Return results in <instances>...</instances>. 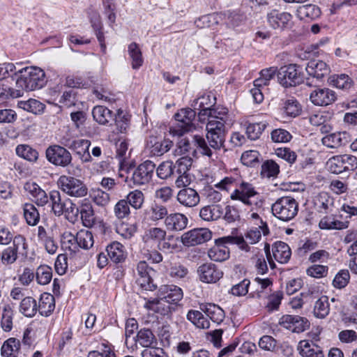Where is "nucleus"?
<instances>
[{
  "mask_svg": "<svg viewBox=\"0 0 357 357\" xmlns=\"http://www.w3.org/2000/svg\"><path fill=\"white\" fill-rule=\"evenodd\" d=\"M18 73L17 84L26 91L41 89L47 83L46 75L43 68H22Z\"/></svg>",
  "mask_w": 357,
  "mask_h": 357,
  "instance_id": "1",
  "label": "nucleus"
},
{
  "mask_svg": "<svg viewBox=\"0 0 357 357\" xmlns=\"http://www.w3.org/2000/svg\"><path fill=\"white\" fill-rule=\"evenodd\" d=\"M244 17L237 11H226L220 13H213L201 17L195 24L198 27H209L219 22L220 20H224L225 23L229 27L238 26L243 20Z\"/></svg>",
  "mask_w": 357,
  "mask_h": 357,
  "instance_id": "2",
  "label": "nucleus"
},
{
  "mask_svg": "<svg viewBox=\"0 0 357 357\" xmlns=\"http://www.w3.org/2000/svg\"><path fill=\"white\" fill-rule=\"evenodd\" d=\"M272 213L279 220L287 222L293 219L298 211V204L291 197L278 199L271 207Z\"/></svg>",
  "mask_w": 357,
  "mask_h": 357,
  "instance_id": "3",
  "label": "nucleus"
},
{
  "mask_svg": "<svg viewBox=\"0 0 357 357\" xmlns=\"http://www.w3.org/2000/svg\"><path fill=\"white\" fill-rule=\"evenodd\" d=\"M196 112L190 108H183L174 114L176 125L170 128V132L174 135L182 136L185 133L195 128L193 121Z\"/></svg>",
  "mask_w": 357,
  "mask_h": 357,
  "instance_id": "4",
  "label": "nucleus"
},
{
  "mask_svg": "<svg viewBox=\"0 0 357 357\" xmlns=\"http://www.w3.org/2000/svg\"><path fill=\"white\" fill-rule=\"evenodd\" d=\"M45 158L52 165L60 167L73 166V156L66 146L59 144L49 146L45 150Z\"/></svg>",
  "mask_w": 357,
  "mask_h": 357,
  "instance_id": "5",
  "label": "nucleus"
},
{
  "mask_svg": "<svg viewBox=\"0 0 357 357\" xmlns=\"http://www.w3.org/2000/svg\"><path fill=\"white\" fill-rule=\"evenodd\" d=\"M155 170V163L151 160H146L136 168H127L126 174L131 173L130 181L134 185L141 186L148 184L151 181Z\"/></svg>",
  "mask_w": 357,
  "mask_h": 357,
  "instance_id": "6",
  "label": "nucleus"
},
{
  "mask_svg": "<svg viewBox=\"0 0 357 357\" xmlns=\"http://www.w3.org/2000/svg\"><path fill=\"white\" fill-rule=\"evenodd\" d=\"M58 185L63 192L71 197H83L88 193V188L84 181L72 176H61Z\"/></svg>",
  "mask_w": 357,
  "mask_h": 357,
  "instance_id": "7",
  "label": "nucleus"
},
{
  "mask_svg": "<svg viewBox=\"0 0 357 357\" xmlns=\"http://www.w3.org/2000/svg\"><path fill=\"white\" fill-rule=\"evenodd\" d=\"M206 139L211 148L218 150L223 147L225 142L226 128L222 122H208Z\"/></svg>",
  "mask_w": 357,
  "mask_h": 357,
  "instance_id": "8",
  "label": "nucleus"
},
{
  "mask_svg": "<svg viewBox=\"0 0 357 357\" xmlns=\"http://www.w3.org/2000/svg\"><path fill=\"white\" fill-rule=\"evenodd\" d=\"M329 169L333 174L354 171L357 168V158L350 154L335 155L328 162Z\"/></svg>",
  "mask_w": 357,
  "mask_h": 357,
  "instance_id": "9",
  "label": "nucleus"
},
{
  "mask_svg": "<svg viewBox=\"0 0 357 357\" xmlns=\"http://www.w3.org/2000/svg\"><path fill=\"white\" fill-rule=\"evenodd\" d=\"M61 144L73 151L83 162L91 161L92 158L89 153V147L91 142L85 139H78L70 140V139L63 138Z\"/></svg>",
  "mask_w": 357,
  "mask_h": 357,
  "instance_id": "10",
  "label": "nucleus"
},
{
  "mask_svg": "<svg viewBox=\"0 0 357 357\" xmlns=\"http://www.w3.org/2000/svg\"><path fill=\"white\" fill-rule=\"evenodd\" d=\"M212 237L211 231L207 228H197L184 233L181 241L184 245L194 246L209 241Z\"/></svg>",
  "mask_w": 357,
  "mask_h": 357,
  "instance_id": "11",
  "label": "nucleus"
},
{
  "mask_svg": "<svg viewBox=\"0 0 357 357\" xmlns=\"http://www.w3.org/2000/svg\"><path fill=\"white\" fill-rule=\"evenodd\" d=\"M22 246L26 249V239L22 235L14 237L13 243L4 249L1 254V261L4 265H10L15 263L17 259L18 250Z\"/></svg>",
  "mask_w": 357,
  "mask_h": 357,
  "instance_id": "12",
  "label": "nucleus"
},
{
  "mask_svg": "<svg viewBox=\"0 0 357 357\" xmlns=\"http://www.w3.org/2000/svg\"><path fill=\"white\" fill-rule=\"evenodd\" d=\"M258 195L252 183L243 181L231 194L230 198L232 200L241 201L247 206H252L253 204L252 199Z\"/></svg>",
  "mask_w": 357,
  "mask_h": 357,
  "instance_id": "13",
  "label": "nucleus"
},
{
  "mask_svg": "<svg viewBox=\"0 0 357 357\" xmlns=\"http://www.w3.org/2000/svg\"><path fill=\"white\" fill-rule=\"evenodd\" d=\"M197 274L200 281L208 284L217 282L223 276L222 271L212 263H205L199 266Z\"/></svg>",
  "mask_w": 357,
  "mask_h": 357,
  "instance_id": "14",
  "label": "nucleus"
},
{
  "mask_svg": "<svg viewBox=\"0 0 357 357\" xmlns=\"http://www.w3.org/2000/svg\"><path fill=\"white\" fill-rule=\"evenodd\" d=\"M280 324L294 333H301L310 328V321L305 317L298 315L286 314L280 320Z\"/></svg>",
  "mask_w": 357,
  "mask_h": 357,
  "instance_id": "15",
  "label": "nucleus"
},
{
  "mask_svg": "<svg viewBox=\"0 0 357 357\" xmlns=\"http://www.w3.org/2000/svg\"><path fill=\"white\" fill-rule=\"evenodd\" d=\"M337 95L328 88H316L310 94L311 102L317 106H327L334 102Z\"/></svg>",
  "mask_w": 357,
  "mask_h": 357,
  "instance_id": "16",
  "label": "nucleus"
},
{
  "mask_svg": "<svg viewBox=\"0 0 357 357\" xmlns=\"http://www.w3.org/2000/svg\"><path fill=\"white\" fill-rule=\"evenodd\" d=\"M277 76L280 83L287 88L299 84L303 81V75L297 68H280Z\"/></svg>",
  "mask_w": 357,
  "mask_h": 357,
  "instance_id": "17",
  "label": "nucleus"
},
{
  "mask_svg": "<svg viewBox=\"0 0 357 357\" xmlns=\"http://www.w3.org/2000/svg\"><path fill=\"white\" fill-rule=\"evenodd\" d=\"M198 117L202 122H204L206 120V117H207L208 122H222L223 126H225L229 119L228 109L226 108H207L202 109V112H199Z\"/></svg>",
  "mask_w": 357,
  "mask_h": 357,
  "instance_id": "18",
  "label": "nucleus"
},
{
  "mask_svg": "<svg viewBox=\"0 0 357 357\" xmlns=\"http://www.w3.org/2000/svg\"><path fill=\"white\" fill-rule=\"evenodd\" d=\"M188 219L181 213H172L168 214L164 220L166 229L172 232H179L184 230L188 225Z\"/></svg>",
  "mask_w": 357,
  "mask_h": 357,
  "instance_id": "19",
  "label": "nucleus"
},
{
  "mask_svg": "<svg viewBox=\"0 0 357 357\" xmlns=\"http://www.w3.org/2000/svg\"><path fill=\"white\" fill-rule=\"evenodd\" d=\"M183 296V290L173 284L161 285L158 291V297L165 299L172 304L178 303Z\"/></svg>",
  "mask_w": 357,
  "mask_h": 357,
  "instance_id": "20",
  "label": "nucleus"
},
{
  "mask_svg": "<svg viewBox=\"0 0 357 357\" xmlns=\"http://www.w3.org/2000/svg\"><path fill=\"white\" fill-rule=\"evenodd\" d=\"M178 202L187 208H192L200 202L199 193L192 188H185L178 191L176 196Z\"/></svg>",
  "mask_w": 357,
  "mask_h": 357,
  "instance_id": "21",
  "label": "nucleus"
},
{
  "mask_svg": "<svg viewBox=\"0 0 357 357\" xmlns=\"http://www.w3.org/2000/svg\"><path fill=\"white\" fill-rule=\"evenodd\" d=\"M291 18L292 16L289 13H280L278 10H272L267 15L270 26L275 29L283 30L288 28Z\"/></svg>",
  "mask_w": 357,
  "mask_h": 357,
  "instance_id": "22",
  "label": "nucleus"
},
{
  "mask_svg": "<svg viewBox=\"0 0 357 357\" xmlns=\"http://www.w3.org/2000/svg\"><path fill=\"white\" fill-rule=\"evenodd\" d=\"M24 190L31 196L32 200L38 205L43 206L49 202L48 195L38 184L34 182H26Z\"/></svg>",
  "mask_w": 357,
  "mask_h": 357,
  "instance_id": "23",
  "label": "nucleus"
},
{
  "mask_svg": "<svg viewBox=\"0 0 357 357\" xmlns=\"http://www.w3.org/2000/svg\"><path fill=\"white\" fill-rule=\"evenodd\" d=\"M171 304L170 302H167L165 299H161L158 297L157 298L148 300L144 305V307L165 316L171 314L172 310H174V307Z\"/></svg>",
  "mask_w": 357,
  "mask_h": 357,
  "instance_id": "24",
  "label": "nucleus"
},
{
  "mask_svg": "<svg viewBox=\"0 0 357 357\" xmlns=\"http://www.w3.org/2000/svg\"><path fill=\"white\" fill-rule=\"evenodd\" d=\"M105 251L111 261L114 264L123 263L127 257L125 247L118 241L109 243L106 247Z\"/></svg>",
  "mask_w": 357,
  "mask_h": 357,
  "instance_id": "25",
  "label": "nucleus"
},
{
  "mask_svg": "<svg viewBox=\"0 0 357 357\" xmlns=\"http://www.w3.org/2000/svg\"><path fill=\"white\" fill-rule=\"evenodd\" d=\"M173 146L169 139L158 140L156 137H151L147 142V148L152 155L160 156L167 153Z\"/></svg>",
  "mask_w": 357,
  "mask_h": 357,
  "instance_id": "26",
  "label": "nucleus"
},
{
  "mask_svg": "<svg viewBox=\"0 0 357 357\" xmlns=\"http://www.w3.org/2000/svg\"><path fill=\"white\" fill-rule=\"evenodd\" d=\"M296 14L299 20L309 22L318 19L321 12L317 6L307 4L299 6Z\"/></svg>",
  "mask_w": 357,
  "mask_h": 357,
  "instance_id": "27",
  "label": "nucleus"
},
{
  "mask_svg": "<svg viewBox=\"0 0 357 357\" xmlns=\"http://www.w3.org/2000/svg\"><path fill=\"white\" fill-rule=\"evenodd\" d=\"M272 252L274 259L281 264L287 263L291 255L289 246L282 241L275 242L273 245Z\"/></svg>",
  "mask_w": 357,
  "mask_h": 357,
  "instance_id": "28",
  "label": "nucleus"
},
{
  "mask_svg": "<svg viewBox=\"0 0 357 357\" xmlns=\"http://www.w3.org/2000/svg\"><path fill=\"white\" fill-rule=\"evenodd\" d=\"M146 215L148 220L153 222H158L164 220L168 215V209L166 206L162 204L153 202L150 206L149 208L146 210Z\"/></svg>",
  "mask_w": 357,
  "mask_h": 357,
  "instance_id": "29",
  "label": "nucleus"
},
{
  "mask_svg": "<svg viewBox=\"0 0 357 357\" xmlns=\"http://www.w3.org/2000/svg\"><path fill=\"white\" fill-rule=\"evenodd\" d=\"M224 209L220 204L207 205L202 207L199 211L200 218L205 221H213L223 215Z\"/></svg>",
  "mask_w": 357,
  "mask_h": 357,
  "instance_id": "30",
  "label": "nucleus"
},
{
  "mask_svg": "<svg viewBox=\"0 0 357 357\" xmlns=\"http://www.w3.org/2000/svg\"><path fill=\"white\" fill-rule=\"evenodd\" d=\"M79 213L84 226L92 227L96 222V215L92 205L88 200L84 199L82 202Z\"/></svg>",
  "mask_w": 357,
  "mask_h": 357,
  "instance_id": "31",
  "label": "nucleus"
},
{
  "mask_svg": "<svg viewBox=\"0 0 357 357\" xmlns=\"http://www.w3.org/2000/svg\"><path fill=\"white\" fill-rule=\"evenodd\" d=\"M93 119L101 125H109L114 121V114L112 111L102 105H98L93 107L92 111Z\"/></svg>",
  "mask_w": 357,
  "mask_h": 357,
  "instance_id": "32",
  "label": "nucleus"
},
{
  "mask_svg": "<svg viewBox=\"0 0 357 357\" xmlns=\"http://www.w3.org/2000/svg\"><path fill=\"white\" fill-rule=\"evenodd\" d=\"M55 308L54 297L48 293H43L41 294L39 303L38 305V310L42 316H50Z\"/></svg>",
  "mask_w": 357,
  "mask_h": 357,
  "instance_id": "33",
  "label": "nucleus"
},
{
  "mask_svg": "<svg viewBox=\"0 0 357 357\" xmlns=\"http://www.w3.org/2000/svg\"><path fill=\"white\" fill-rule=\"evenodd\" d=\"M229 249L215 241V245L208 250V256L215 261H224L229 258Z\"/></svg>",
  "mask_w": 357,
  "mask_h": 357,
  "instance_id": "34",
  "label": "nucleus"
},
{
  "mask_svg": "<svg viewBox=\"0 0 357 357\" xmlns=\"http://www.w3.org/2000/svg\"><path fill=\"white\" fill-rule=\"evenodd\" d=\"M298 349L303 357H324L321 348L308 340H301L299 342Z\"/></svg>",
  "mask_w": 357,
  "mask_h": 357,
  "instance_id": "35",
  "label": "nucleus"
},
{
  "mask_svg": "<svg viewBox=\"0 0 357 357\" xmlns=\"http://www.w3.org/2000/svg\"><path fill=\"white\" fill-rule=\"evenodd\" d=\"M91 26L95 32L96 38L100 43V49L102 52H105L106 44L105 41V36L102 31V24L98 13L94 12L90 17Z\"/></svg>",
  "mask_w": 357,
  "mask_h": 357,
  "instance_id": "36",
  "label": "nucleus"
},
{
  "mask_svg": "<svg viewBox=\"0 0 357 357\" xmlns=\"http://www.w3.org/2000/svg\"><path fill=\"white\" fill-rule=\"evenodd\" d=\"M20 341L15 337L6 340L1 347V355L3 357H17L20 351Z\"/></svg>",
  "mask_w": 357,
  "mask_h": 357,
  "instance_id": "37",
  "label": "nucleus"
},
{
  "mask_svg": "<svg viewBox=\"0 0 357 357\" xmlns=\"http://www.w3.org/2000/svg\"><path fill=\"white\" fill-rule=\"evenodd\" d=\"M136 342L142 347L147 348L158 345V340L153 332L148 328H142L136 335Z\"/></svg>",
  "mask_w": 357,
  "mask_h": 357,
  "instance_id": "38",
  "label": "nucleus"
},
{
  "mask_svg": "<svg viewBox=\"0 0 357 357\" xmlns=\"http://www.w3.org/2000/svg\"><path fill=\"white\" fill-rule=\"evenodd\" d=\"M261 225L260 226H259L258 228L255 227V228L250 229L245 234V241H246L247 243H249L250 244L257 243L261 238V233H263V234L264 236L268 234L269 229H268L266 222H263L262 220H261Z\"/></svg>",
  "mask_w": 357,
  "mask_h": 357,
  "instance_id": "39",
  "label": "nucleus"
},
{
  "mask_svg": "<svg viewBox=\"0 0 357 357\" xmlns=\"http://www.w3.org/2000/svg\"><path fill=\"white\" fill-rule=\"evenodd\" d=\"M167 231L161 227H151L147 229L143 235V241L145 243L155 242L158 245L165 240Z\"/></svg>",
  "mask_w": 357,
  "mask_h": 357,
  "instance_id": "40",
  "label": "nucleus"
},
{
  "mask_svg": "<svg viewBox=\"0 0 357 357\" xmlns=\"http://www.w3.org/2000/svg\"><path fill=\"white\" fill-rule=\"evenodd\" d=\"M201 310L215 323L220 324L225 319L224 310L217 305L208 303L201 307Z\"/></svg>",
  "mask_w": 357,
  "mask_h": 357,
  "instance_id": "41",
  "label": "nucleus"
},
{
  "mask_svg": "<svg viewBox=\"0 0 357 357\" xmlns=\"http://www.w3.org/2000/svg\"><path fill=\"white\" fill-rule=\"evenodd\" d=\"M17 107L24 111L34 114H41L44 112L45 105L38 100L30 98L28 100H21L17 103Z\"/></svg>",
  "mask_w": 357,
  "mask_h": 357,
  "instance_id": "42",
  "label": "nucleus"
},
{
  "mask_svg": "<svg viewBox=\"0 0 357 357\" xmlns=\"http://www.w3.org/2000/svg\"><path fill=\"white\" fill-rule=\"evenodd\" d=\"M319 213H328L333 207V199L328 193L323 192L319 195L314 202Z\"/></svg>",
  "mask_w": 357,
  "mask_h": 357,
  "instance_id": "43",
  "label": "nucleus"
},
{
  "mask_svg": "<svg viewBox=\"0 0 357 357\" xmlns=\"http://www.w3.org/2000/svg\"><path fill=\"white\" fill-rule=\"evenodd\" d=\"M349 222L334 220L328 216L324 217L319 222V226L321 229H337L341 230L348 228Z\"/></svg>",
  "mask_w": 357,
  "mask_h": 357,
  "instance_id": "44",
  "label": "nucleus"
},
{
  "mask_svg": "<svg viewBox=\"0 0 357 357\" xmlns=\"http://www.w3.org/2000/svg\"><path fill=\"white\" fill-rule=\"evenodd\" d=\"M49 202L51 203L52 210L56 215L59 216L64 213L67 204L61 200L59 191L52 190L50 192Z\"/></svg>",
  "mask_w": 357,
  "mask_h": 357,
  "instance_id": "45",
  "label": "nucleus"
},
{
  "mask_svg": "<svg viewBox=\"0 0 357 357\" xmlns=\"http://www.w3.org/2000/svg\"><path fill=\"white\" fill-rule=\"evenodd\" d=\"M20 311L26 317H33L38 311L36 301L31 296L23 298L20 303Z\"/></svg>",
  "mask_w": 357,
  "mask_h": 357,
  "instance_id": "46",
  "label": "nucleus"
},
{
  "mask_svg": "<svg viewBox=\"0 0 357 357\" xmlns=\"http://www.w3.org/2000/svg\"><path fill=\"white\" fill-rule=\"evenodd\" d=\"M16 153L18 156L31 162H35L38 159V152L29 145L20 144L16 147Z\"/></svg>",
  "mask_w": 357,
  "mask_h": 357,
  "instance_id": "47",
  "label": "nucleus"
},
{
  "mask_svg": "<svg viewBox=\"0 0 357 357\" xmlns=\"http://www.w3.org/2000/svg\"><path fill=\"white\" fill-rule=\"evenodd\" d=\"M175 151L178 155L190 153L192 157H197V151L194 147L192 139L190 140L186 137L181 138L178 141Z\"/></svg>",
  "mask_w": 357,
  "mask_h": 357,
  "instance_id": "48",
  "label": "nucleus"
},
{
  "mask_svg": "<svg viewBox=\"0 0 357 357\" xmlns=\"http://www.w3.org/2000/svg\"><path fill=\"white\" fill-rule=\"evenodd\" d=\"M75 239L79 247L88 250L93 245V236L91 231L82 229L75 236Z\"/></svg>",
  "mask_w": 357,
  "mask_h": 357,
  "instance_id": "49",
  "label": "nucleus"
},
{
  "mask_svg": "<svg viewBox=\"0 0 357 357\" xmlns=\"http://www.w3.org/2000/svg\"><path fill=\"white\" fill-rule=\"evenodd\" d=\"M129 206L135 210L141 209L144 205L145 196L139 190L130 192L126 197Z\"/></svg>",
  "mask_w": 357,
  "mask_h": 357,
  "instance_id": "50",
  "label": "nucleus"
},
{
  "mask_svg": "<svg viewBox=\"0 0 357 357\" xmlns=\"http://www.w3.org/2000/svg\"><path fill=\"white\" fill-rule=\"evenodd\" d=\"M187 319L199 328H208L210 326L208 319L198 310H190Z\"/></svg>",
  "mask_w": 357,
  "mask_h": 357,
  "instance_id": "51",
  "label": "nucleus"
},
{
  "mask_svg": "<svg viewBox=\"0 0 357 357\" xmlns=\"http://www.w3.org/2000/svg\"><path fill=\"white\" fill-rule=\"evenodd\" d=\"M246 135L251 140H255L260 137L263 131L266 128V124L263 122L260 123H245Z\"/></svg>",
  "mask_w": 357,
  "mask_h": 357,
  "instance_id": "52",
  "label": "nucleus"
},
{
  "mask_svg": "<svg viewBox=\"0 0 357 357\" xmlns=\"http://www.w3.org/2000/svg\"><path fill=\"white\" fill-rule=\"evenodd\" d=\"M330 307L328 297L326 296L319 298L314 307V314L319 319L325 318L329 313Z\"/></svg>",
  "mask_w": 357,
  "mask_h": 357,
  "instance_id": "53",
  "label": "nucleus"
},
{
  "mask_svg": "<svg viewBox=\"0 0 357 357\" xmlns=\"http://www.w3.org/2000/svg\"><path fill=\"white\" fill-rule=\"evenodd\" d=\"M215 241L225 245L226 244H236L238 245L240 249L246 252H249L250 249V246L247 244L245 238L242 236H227L216 239Z\"/></svg>",
  "mask_w": 357,
  "mask_h": 357,
  "instance_id": "54",
  "label": "nucleus"
},
{
  "mask_svg": "<svg viewBox=\"0 0 357 357\" xmlns=\"http://www.w3.org/2000/svg\"><path fill=\"white\" fill-rule=\"evenodd\" d=\"M36 278L38 284L45 285L50 282L52 278V269L47 265H40L36 272Z\"/></svg>",
  "mask_w": 357,
  "mask_h": 357,
  "instance_id": "55",
  "label": "nucleus"
},
{
  "mask_svg": "<svg viewBox=\"0 0 357 357\" xmlns=\"http://www.w3.org/2000/svg\"><path fill=\"white\" fill-rule=\"evenodd\" d=\"M192 142L193 143L194 147L197 151L198 150L202 155L211 158L213 151L208 146L207 142L202 136L199 135H192Z\"/></svg>",
  "mask_w": 357,
  "mask_h": 357,
  "instance_id": "56",
  "label": "nucleus"
},
{
  "mask_svg": "<svg viewBox=\"0 0 357 357\" xmlns=\"http://www.w3.org/2000/svg\"><path fill=\"white\" fill-rule=\"evenodd\" d=\"M24 216L28 225L34 226L40 220L37 208L32 204H25L24 206Z\"/></svg>",
  "mask_w": 357,
  "mask_h": 357,
  "instance_id": "57",
  "label": "nucleus"
},
{
  "mask_svg": "<svg viewBox=\"0 0 357 357\" xmlns=\"http://www.w3.org/2000/svg\"><path fill=\"white\" fill-rule=\"evenodd\" d=\"M329 79L331 84L339 89H349L353 85L352 79L345 74L332 75Z\"/></svg>",
  "mask_w": 357,
  "mask_h": 357,
  "instance_id": "58",
  "label": "nucleus"
},
{
  "mask_svg": "<svg viewBox=\"0 0 357 357\" xmlns=\"http://www.w3.org/2000/svg\"><path fill=\"white\" fill-rule=\"evenodd\" d=\"M174 169V163L172 161L167 160L160 163L155 171L158 178L165 180L173 175Z\"/></svg>",
  "mask_w": 357,
  "mask_h": 357,
  "instance_id": "59",
  "label": "nucleus"
},
{
  "mask_svg": "<svg viewBox=\"0 0 357 357\" xmlns=\"http://www.w3.org/2000/svg\"><path fill=\"white\" fill-rule=\"evenodd\" d=\"M128 53L132 59V67H140L143 64L141 50L136 43H132L128 46Z\"/></svg>",
  "mask_w": 357,
  "mask_h": 357,
  "instance_id": "60",
  "label": "nucleus"
},
{
  "mask_svg": "<svg viewBox=\"0 0 357 357\" xmlns=\"http://www.w3.org/2000/svg\"><path fill=\"white\" fill-rule=\"evenodd\" d=\"M65 86L70 88H87L89 82L81 76L70 75L66 77Z\"/></svg>",
  "mask_w": 357,
  "mask_h": 357,
  "instance_id": "61",
  "label": "nucleus"
},
{
  "mask_svg": "<svg viewBox=\"0 0 357 357\" xmlns=\"http://www.w3.org/2000/svg\"><path fill=\"white\" fill-rule=\"evenodd\" d=\"M279 172V165L273 160H267L261 165V174L264 177L276 176Z\"/></svg>",
  "mask_w": 357,
  "mask_h": 357,
  "instance_id": "62",
  "label": "nucleus"
},
{
  "mask_svg": "<svg viewBox=\"0 0 357 357\" xmlns=\"http://www.w3.org/2000/svg\"><path fill=\"white\" fill-rule=\"evenodd\" d=\"M114 213L115 216L119 219L127 218L130 213V206L126 199H120L114 206Z\"/></svg>",
  "mask_w": 357,
  "mask_h": 357,
  "instance_id": "63",
  "label": "nucleus"
},
{
  "mask_svg": "<svg viewBox=\"0 0 357 357\" xmlns=\"http://www.w3.org/2000/svg\"><path fill=\"white\" fill-rule=\"evenodd\" d=\"M259 153L257 151L250 150L245 151L241 158L242 163L247 167L255 166L259 162Z\"/></svg>",
  "mask_w": 357,
  "mask_h": 357,
  "instance_id": "64",
  "label": "nucleus"
}]
</instances>
